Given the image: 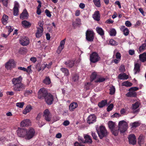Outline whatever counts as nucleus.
I'll return each instance as SVG.
<instances>
[{"label":"nucleus","mask_w":146,"mask_h":146,"mask_svg":"<svg viewBox=\"0 0 146 146\" xmlns=\"http://www.w3.org/2000/svg\"><path fill=\"white\" fill-rule=\"evenodd\" d=\"M44 97L46 103L48 105H51L53 101L52 95L48 93L47 90L45 88L41 89L38 91V98L40 99Z\"/></svg>","instance_id":"1"},{"label":"nucleus","mask_w":146,"mask_h":146,"mask_svg":"<svg viewBox=\"0 0 146 146\" xmlns=\"http://www.w3.org/2000/svg\"><path fill=\"white\" fill-rule=\"evenodd\" d=\"M96 130L99 136L101 139L107 136L108 134V132L104 125H101L98 127H96Z\"/></svg>","instance_id":"2"},{"label":"nucleus","mask_w":146,"mask_h":146,"mask_svg":"<svg viewBox=\"0 0 146 146\" xmlns=\"http://www.w3.org/2000/svg\"><path fill=\"white\" fill-rule=\"evenodd\" d=\"M118 127L121 133H124L127 129V123L124 120L120 121L118 123Z\"/></svg>","instance_id":"3"},{"label":"nucleus","mask_w":146,"mask_h":146,"mask_svg":"<svg viewBox=\"0 0 146 146\" xmlns=\"http://www.w3.org/2000/svg\"><path fill=\"white\" fill-rule=\"evenodd\" d=\"M35 131L34 129L32 128H30L27 130L26 136H25V139L29 140L32 138L34 136Z\"/></svg>","instance_id":"4"},{"label":"nucleus","mask_w":146,"mask_h":146,"mask_svg":"<svg viewBox=\"0 0 146 146\" xmlns=\"http://www.w3.org/2000/svg\"><path fill=\"white\" fill-rule=\"evenodd\" d=\"M25 86L22 83L13 85V88L15 91H23L25 88Z\"/></svg>","instance_id":"5"},{"label":"nucleus","mask_w":146,"mask_h":146,"mask_svg":"<svg viewBox=\"0 0 146 146\" xmlns=\"http://www.w3.org/2000/svg\"><path fill=\"white\" fill-rule=\"evenodd\" d=\"M15 66V61L13 59H11L5 64V67L8 70L14 68Z\"/></svg>","instance_id":"6"},{"label":"nucleus","mask_w":146,"mask_h":146,"mask_svg":"<svg viewBox=\"0 0 146 146\" xmlns=\"http://www.w3.org/2000/svg\"><path fill=\"white\" fill-rule=\"evenodd\" d=\"M17 133L19 137L24 138L25 139V136H26L27 133V129L18 128L17 131Z\"/></svg>","instance_id":"7"},{"label":"nucleus","mask_w":146,"mask_h":146,"mask_svg":"<svg viewBox=\"0 0 146 146\" xmlns=\"http://www.w3.org/2000/svg\"><path fill=\"white\" fill-rule=\"evenodd\" d=\"M84 138L85 140H84L82 138V137L80 136H79L78 137V140L80 143H90L91 140L90 138V137L89 135H86L85 136L84 135Z\"/></svg>","instance_id":"8"},{"label":"nucleus","mask_w":146,"mask_h":146,"mask_svg":"<svg viewBox=\"0 0 146 146\" xmlns=\"http://www.w3.org/2000/svg\"><path fill=\"white\" fill-rule=\"evenodd\" d=\"M43 116L46 121H50L51 120L52 118L51 115L48 109H46L44 111Z\"/></svg>","instance_id":"9"},{"label":"nucleus","mask_w":146,"mask_h":146,"mask_svg":"<svg viewBox=\"0 0 146 146\" xmlns=\"http://www.w3.org/2000/svg\"><path fill=\"white\" fill-rule=\"evenodd\" d=\"M20 43L23 46H26L29 43V38L23 36L21 37L19 40Z\"/></svg>","instance_id":"10"},{"label":"nucleus","mask_w":146,"mask_h":146,"mask_svg":"<svg viewBox=\"0 0 146 146\" xmlns=\"http://www.w3.org/2000/svg\"><path fill=\"white\" fill-rule=\"evenodd\" d=\"M100 59V57L97 53L94 52L92 53V63L97 62Z\"/></svg>","instance_id":"11"},{"label":"nucleus","mask_w":146,"mask_h":146,"mask_svg":"<svg viewBox=\"0 0 146 146\" xmlns=\"http://www.w3.org/2000/svg\"><path fill=\"white\" fill-rule=\"evenodd\" d=\"M128 139L130 144L133 145H134L136 144V139L134 134H132L129 135L128 137Z\"/></svg>","instance_id":"12"},{"label":"nucleus","mask_w":146,"mask_h":146,"mask_svg":"<svg viewBox=\"0 0 146 146\" xmlns=\"http://www.w3.org/2000/svg\"><path fill=\"white\" fill-rule=\"evenodd\" d=\"M65 41L66 39H64L60 41V45L57 50L58 54H60L64 48Z\"/></svg>","instance_id":"13"},{"label":"nucleus","mask_w":146,"mask_h":146,"mask_svg":"<svg viewBox=\"0 0 146 146\" xmlns=\"http://www.w3.org/2000/svg\"><path fill=\"white\" fill-rule=\"evenodd\" d=\"M22 80V78L21 76L13 78L12 80V82L13 85L17 84H18L22 83L21 82Z\"/></svg>","instance_id":"14"},{"label":"nucleus","mask_w":146,"mask_h":146,"mask_svg":"<svg viewBox=\"0 0 146 146\" xmlns=\"http://www.w3.org/2000/svg\"><path fill=\"white\" fill-rule=\"evenodd\" d=\"M31 122L29 119H25L22 121L20 125L21 127H25L29 126L31 125Z\"/></svg>","instance_id":"15"},{"label":"nucleus","mask_w":146,"mask_h":146,"mask_svg":"<svg viewBox=\"0 0 146 146\" xmlns=\"http://www.w3.org/2000/svg\"><path fill=\"white\" fill-rule=\"evenodd\" d=\"M18 3L17 2H15V5L13 8V14L15 16L18 15Z\"/></svg>","instance_id":"16"},{"label":"nucleus","mask_w":146,"mask_h":146,"mask_svg":"<svg viewBox=\"0 0 146 146\" xmlns=\"http://www.w3.org/2000/svg\"><path fill=\"white\" fill-rule=\"evenodd\" d=\"M108 127L110 131L114 128H116L117 125L115 123L112 121H109L108 123Z\"/></svg>","instance_id":"17"},{"label":"nucleus","mask_w":146,"mask_h":146,"mask_svg":"<svg viewBox=\"0 0 146 146\" xmlns=\"http://www.w3.org/2000/svg\"><path fill=\"white\" fill-rule=\"evenodd\" d=\"M93 17L94 20L97 21H99L100 18L99 12L98 11H96L93 15Z\"/></svg>","instance_id":"18"},{"label":"nucleus","mask_w":146,"mask_h":146,"mask_svg":"<svg viewBox=\"0 0 146 146\" xmlns=\"http://www.w3.org/2000/svg\"><path fill=\"white\" fill-rule=\"evenodd\" d=\"M43 28H38L36 33V36L37 38L40 37L42 35Z\"/></svg>","instance_id":"19"},{"label":"nucleus","mask_w":146,"mask_h":146,"mask_svg":"<svg viewBox=\"0 0 146 146\" xmlns=\"http://www.w3.org/2000/svg\"><path fill=\"white\" fill-rule=\"evenodd\" d=\"M78 106L77 103L73 102L71 103L69 106V109L70 111H73L74 109L76 108Z\"/></svg>","instance_id":"20"},{"label":"nucleus","mask_w":146,"mask_h":146,"mask_svg":"<svg viewBox=\"0 0 146 146\" xmlns=\"http://www.w3.org/2000/svg\"><path fill=\"white\" fill-rule=\"evenodd\" d=\"M28 14L26 9H25L21 14L20 18L21 19H24L27 18L28 16Z\"/></svg>","instance_id":"21"},{"label":"nucleus","mask_w":146,"mask_h":146,"mask_svg":"<svg viewBox=\"0 0 146 146\" xmlns=\"http://www.w3.org/2000/svg\"><path fill=\"white\" fill-rule=\"evenodd\" d=\"M139 105L140 103L139 102H137L134 104L132 105V109L134 112L138 111L135 110L139 107Z\"/></svg>","instance_id":"22"},{"label":"nucleus","mask_w":146,"mask_h":146,"mask_svg":"<svg viewBox=\"0 0 146 146\" xmlns=\"http://www.w3.org/2000/svg\"><path fill=\"white\" fill-rule=\"evenodd\" d=\"M129 92L126 94V96L128 97H135L137 96L136 93L134 91H129Z\"/></svg>","instance_id":"23"},{"label":"nucleus","mask_w":146,"mask_h":146,"mask_svg":"<svg viewBox=\"0 0 146 146\" xmlns=\"http://www.w3.org/2000/svg\"><path fill=\"white\" fill-rule=\"evenodd\" d=\"M86 38L87 40L91 41V31L90 30H88L86 32Z\"/></svg>","instance_id":"24"},{"label":"nucleus","mask_w":146,"mask_h":146,"mask_svg":"<svg viewBox=\"0 0 146 146\" xmlns=\"http://www.w3.org/2000/svg\"><path fill=\"white\" fill-rule=\"evenodd\" d=\"M41 114L40 113H39L38 115L36 118V123L38 124V125L40 127H42L45 124V123H43L42 125L40 124V122L41 121H40V119L41 117Z\"/></svg>","instance_id":"25"},{"label":"nucleus","mask_w":146,"mask_h":146,"mask_svg":"<svg viewBox=\"0 0 146 146\" xmlns=\"http://www.w3.org/2000/svg\"><path fill=\"white\" fill-rule=\"evenodd\" d=\"M128 76L125 73L121 74L118 75V78L121 80H126L128 78Z\"/></svg>","instance_id":"26"},{"label":"nucleus","mask_w":146,"mask_h":146,"mask_svg":"<svg viewBox=\"0 0 146 146\" xmlns=\"http://www.w3.org/2000/svg\"><path fill=\"white\" fill-rule=\"evenodd\" d=\"M140 65L138 63L135 64L134 71L135 74L138 73L140 71Z\"/></svg>","instance_id":"27"},{"label":"nucleus","mask_w":146,"mask_h":146,"mask_svg":"<svg viewBox=\"0 0 146 146\" xmlns=\"http://www.w3.org/2000/svg\"><path fill=\"white\" fill-rule=\"evenodd\" d=\"M32 109V107L30 105L27 106L23 111V113L26 114L27 113L29 112Z\"/></svg>","instance_id":"28"},{"label":"nucleus","mask_w":146,"mask_h":146,"mask_svg":"<svg viewBox=\"0 0 146 146\" xmlns=\"http://www.w3.org/2000/svg\"><path fill=\"white\" fill-rule=\"evenodd\" d=\"M139 58L140 60L143 62L146 61V53L144 52L139 55Z\"/></svg>","instance_id":"29"},{"label":"nucleus","mask_w":146,"mask_h":146,"mask_svg":"<svg viewBox=\"0 0 146 146\" xmlns=\"http://www.w3.org/2000/svg\"><path fill=\"white\" fill-rule=\"evenodd\" d=\"M74 61L73 60H68L65 62V64L67 67L71 68L74 65Z\"/></svg>","instance_id":"30"},{"label":"nucleus","mask_w":146,"mask_h":146,"mask_svg":"<svg viewBox=\"0 0 146 146\" xmlns=\"http://www.w3.org/2000/svg\"><path fill=\"white\" fill-rule=\"evenodd\" d=\"M96 30L97 33L101 36H102L104 34V31L103 29L99 27H97L96 28Z\"/></svg>","instance_id":"31"},{"label":"nucleus","mask_w":146,"mask_h":146,"mask_svg":"<svg viewBox=\"0 0 146 146\" xmlns=\"http://www.w3.org/2000/svg\"><path fill=\"white\" fill-rule=\"evenodd\" d=\"M146 49V40L145 41V43L143 44L139 48V50L140 53Z\"/></svg>","instance_id":"32"},{"label":"nucleus","mask_w":146,"mask_h":146,"mask_svg":"<svg viewBox=\"0 0 146 146\" xmlns=\"http://www.w3.org/2000/svg\"><path fill=\"white\" fill-rule=\"evenodd\" d=\"M22 24L23 26L27 28L29 27L31 25L30 23L25 20L23 21Z\"/></svg>","instance_id":"33"},{"label":"nucleus","mask_w":146,"mask_h":146,"mask_svg":"<svg viewBox=\"0 0 146 146\" xmlns=\"http://www.w3.org/2000/svg\"><path fill=\"white\" fill-rule=\"evenodd\" d=\"M119 128L117 129V127L114 128L113 129L111 130L112 133L115 136L117 135L119 133Z\"/></svg>","instance_id":"34"},{"label":"nucleus","mask_w":146,"mask_h":146,"mask_svg":"<svg viewBox=\"0 0 146 146\" xmlns=\"http://www.w3.org/2000/svg\"><path fill=\"white\" fill-rule=\"evenodd\" d=\"M8 19V16L5 15H3L2 19V22L3 24L4 25L6 24L7 23Z\"/></svg>","instance_id":"35"},{"label":"nucleus","mask_w":146,"mask_h":146,"mask_svg":"<svg viewBox=\"0 0 146 146\" xmlns=\"http://www.w3.org/2000/svg\"><path fill=\"white\" fill-rule=\"evenodd\" d=\"M130 126L131 128H135L140 125V123L136 121L130 123Z\"/></svg>","instance_id":"36"},{"label":"nucleus","mask_w":146,"mask_h":146,"mask_svg":"<svg viewBox=\"0 0 146 146\" xmlns=\"http://www.w3.org/2000/svg\"><path fill=\"white\" fill-rule=\"evenodd\" d=\"M81 24L80 20L79 19H76L75 22L73 23V26L75 27L79 26Z\"/></svg>","instance_id":"37"},{"label":"nucleus","mask_w":146,"mask_h":146,"mask_svg":"<svg viewBox=\"0 0 146 146\" xmlns=\"http://www.w3.org/2000/svg\"><path fill=\"white\" fill-rule=\"evenodd\" d=\"M144 140V137L142 135H140L138 139V144L140 145L143 143Z\"/></svg>","instance_id":"38"},{"label":"nucleus","mask_w":146,"mask_h":146,"mask_svg":"<svg viewBox=\"0 0 146 146\" xmlns=\"http://www.w3.org/2000/svg\"><path fill=\"white\" fill-rule=\"evenodd\" d=\"M107 104V101L106 100H104L99 103L98 105L99 107L102 108L105 106Z\"/></svg>","instance_id":"39"},{"label":"nucleus","mask_w":146,"mask_h":146,"mask_svg":"<svg viewBox=\"0 0 146 146\" xmlns=\"http://www.w3.org/2000/svg\"><path fill=\"white\" fill-rule=\"evenodd\" d=\"M60 70L66 76H68L69 74L68 70L66 68H62L60 69Z\"/></svg>","instance_id":"40"},{"label":"nucleus","mask_w":146,"mask_h":146,"mask_svg":"<svg viewBox=\"0 0 146 146\" xmlns=\"http://www.w3.org/2000/svg\"><path fill=\"white\" fill-rule=\"evenodd\" d=\"M43 83L46 85L50 84L51 83L50 78L48 77H46L43 81Z\"/></svg>","instance_id":"41"},{"label":"nucleus","mask_w":146,"mask_h":146,"mask_svg":"<svg viewBox=\"0 0 146 146\" xmlns=\"http://www.w3.org/2000/svg\"><path fill=\"white\" fill-rule=\"evenodd\" d=\"M52 64V62L49 63L48 64H47L46 62H44L42 65V67L44 69L46 67H47L48 68H50Z\"/></svg>","instance_id":"42"},{"label":"nucleus","mask_w":146,"mask_h":146,"mask_svg":"<svg viewBox=\"0 0 146 146\" xmlns=\"http://www.w3.org/2000/svg\"><path fill=\"white\" fill-rule=\"evenodd\" d=\"M122 85L126 87L131 86L132 84L128 81H125L122 83Z\"/></svg>","instance_id":"43"},{"label":"nucleus","mask_w":146,"mask_h":146,"mask_svg":"<svg viewBox=\"0 0 146 146\" xmlns=\"http://www.w3.org/2000/svg\"><path fill=\"white\" fill-rule=\"evenodd\" d=\"M72 79L73 81L77 82L79 79L78 75L77 74H75L73 76Z\"/></svg>","instance_id":"44"},{"label":"nucleus","mask_w":146,"mask_h":146,"mask_svg":"<svg viewBox=\"0 0 146 146\" xmlns=\"http://www.w3.org/2000/svg\"><path fill=\"white\" fill-rule=\"evenodd\" d=\"M93 2L95 5L97 7H100L101 4L100 0H93Z\"/></svg>","instance_id":"45"},{"label":"nucleus","mask_w":146,"mask_h":146,"mask_svg":"<svg viewBox=\"0 0 146 146\" xmlns=\"http://www.w3.org/2000/svg\"><path fill=\"white\" fill-rule=\"evenodd\" d=\"M110 94L111 95L113 94L115 92V88L114 86H112L110 87Z\"/></svg>","instance_id":"46"},{"label":"nucleus","mask_w":146,"mask_h":146,"mask_svg":"<svg viewBox=\"0 0 146 146\" xmlns=\"http://www.w3.org/2000/svg\"><path fill=\"white\" fill-rule=\"evenodd\" d=\"M105 79L101 77H98L97 78V80L95 81V82H102L104 81Z\"/></svg>","instance_id":"47"},{"label":"nucleus","mask_w":146,"mask_h":146,"mask_svg":"<svg viewBox=\"0 0 146 146\" xmlns=\"http://www.w3.org/2000/svg\"><path fill=\"white\" fill-rule=\"evenodd\" d=\"M109 43L110 44L113 46L117 45L118 44V43L112 39L110 40Z\"/></svg>","instance_id":"48"},{"label":"nucleus","mask_w":146,"mask_h":146,"mask_svg":"<svg viewBox=\"0 0 146 146\" xmlns=\"http://www.w3.org/2000/svg\"><path fill=\"white\" fill-rule=\"evenodd\" d=\"M116 32L114 29H111L110 31V34L111 36H115L116 35Z\"/></svg>","instance_id":"49"},{"label":"nucleus","mask_w":146,"mask_h":146,"mask_svg":"<svg viewBox=\"0 0 146 146\" xmlns=\"http://www.w3.org/2000/svg\"><path fill=\"white\" fill-rule=\"evenodd\" d=\"M91 86V83L90 82H87L85 84L84 88L86 90H88L90 88Z\"/></svg>","instance_id":"50"},{"label":"nucleus","mask_w":146,"mask_h":146,"mask_svg":"<svg viewBox=\"0 0 146 146\" xmlns=\"http://www.w3.org/2000/svg\"><path fill=\"white\" fill-rule=\"evenodd\" d=\"M24 105V103L23 102H18L16 104V106L20 108H23Z\"/></svg>","instance_id":"51"},{"label":"nucleus","mask_w":146,"mask_h":146,"mask_svg":"<svg viewBox=\"0 0 146 146\" xmlns=\"http://www.w3.org/2000/svg\"><path fill=\"white\" fill-rule=\"evenodd\" d=\"M45 13L47 17H51V15L50 13L48 10L47 9H46L45 11Z\"/></svg>","instance_id":"52"},{"label":"nucleus","mask_w":146,"mask_h":146,"mask_svg":"<svg viewBox=\"0 0 146 146\" xmlns=\"http://www.w3.org/2000/svg\"><path fill=\"white\" fill-rule=\"evenodd\" d=\"M33 91L31 90H27L26 91L25 93V95L27 96L28 95H30L32 94Z\"/></svg>","instance_id":"53"},{"label":"nucleus","mask_w":146,"mask_h":146,"mask_svg":"<svg viewBox=\"0 0 146 146\" xmlns=\"http://www.w3.org/2000/svg\"><path fill=\"white\" fill-rule=\"evenodd\" d=\"M124 35L125 36H127L129 33V30L127 28L125 29L123 31Z\"/></svg>","instance_id":"54"},{"label":"nucleus","mask_w":146,"mask_h":146,"mask_svg":"<svg viewBox=\"0 0 146 146\" xmlns=\"http://www.w3.org/2000/svg\"><path fill=\"white\" fill-rule=\"evenodd\" d=\"M113 107V104H111L109 105L107 108V110L108 111H111Z\"/></svg>","instance_id":"55"},{"label":"nucleus","mask_w":146,"mask_h":146,"mask_svg":"<svg viewBox=\"0 0 146 146\" xmlns=\"http://www.w3.org/2000/svg\"><path fill=\"white\" fill-rule=\"evenodd\" d=\"M96 120V117L95 115H92V123L95 122Z\"/></svg>","instance_id":"56"},{"label":"nucleus","mask_w":146,"mask_h":146,"mask_svg":"<svg viewBox=\"0 0 146 146\" xmlns=\"http://www.w3.org/2000/svg\"><path fill=\"white\" fill-rule=\"evenodd\" d=\"M87 122L89 124H90L91 123V115H89L87 118Z\"/></svg>","instance_id":"57"},{"label":"nucleus","mask_w":146,"mask_h":146,"mask_svg":"<svg viewBox=\"0 0 146 146\" xmlns=\"http://www.w3.org/2000/svg\"><path fill=\"white\" fill-rule=\"evenodd\" d=\"M31 66H30L27 67V68H26V71L28 73H30L32 72V70L31 69Z\"/></svg>","instance_id":"58"},{"label":"nucleus","mask_w":146,"mask_h":146,"mask_svg":"<svg viewBox=\"0 0 146 146\" xmlns=\"http://www.w3.org/2000/svg\"><path fill=\"white\" fill-rule=\"evenodd\" d=\"M139 89V88L137 87H133L130 88L129 90V91H137Z\"/></svg>","instance_id":"59"},{"label":"nucleus","mask_w":146,"mask_h":146,"mask_svg":"<svg viewBox=\"0 0 146 146\" xmlns=\"http://www.w3.org/2000/svg\"><path fill=\"white\" fill-rule=\"evenodd\" d=\"M6 28L8 30L9 34L8 35H9L10 33L12 32L13 30V29L10 26H9L8 27H7Z\"/></svg>","instance_id":"60"},{"label":"nucleus","mask_w":146,"mask_h":146,"mask_svg":"<svg viewBox=\"0 0 146 146\" xmlns=\"http://www.w3.org/2000/svg\"><path fill=\"white\" fill-rule=\"evenodd\" d=\"M115 56L117 59H118L121 60V55L119 52H117L115 54Z\"/></svg>","instance_id":"61"},{"label":"nucleus","mask_w":146,"mask_h":146,"mask_svg":"<svg viewBox=\"0 0 146 146\" xmlns=\"http://www.w3.org/2000/svg\"><path fill=\"white\" fill-rule=\"evenodd\" d=\"M125 24V25L127 27H130L131 25V22L128 21H126Z\"/></svg>","instance_id":"62"},{"label":"nucleus","mask_w":146,"mask_h":146,"mask_svg":"<svg viewBox=\"0 0 146 146\" xmlns=\"http://www.w3.org/2000/svg\"><path fill=\"white\" fill-rule=\"evenodd\" d=\"M121 72H124L125 70V67L124 66L122 65L120 66L119 68Z\"/></svg>","instance_id":"63"},{"label":"nucleus","mask_w":146,"mask_h":146,"mask_svg":"<svg viewBox=\"0 0 146 146\" xmlns=\"http://www.w3.org/2000/svg\"><path fill=\"white\" fill-rule=\"evenodd\" d=\"M139 10L143 16L145 15L146 13L144 12L142 9L140 8L139 9Z\"/></svg>","instance_id":"64"}]
</instances>
